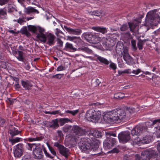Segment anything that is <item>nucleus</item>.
Returning <instances> with one entry per match:
<instances>
[{"label": "nucleus", "instance_id": "1", "mask_svg": "<svg viewBox=\"0 0 160 160\" xmlns=\"http://www.w3.org/2000/svg\"><path fill=\"white\" fill-rule=\"evenodd\" d=\"M88 142L86 138H81L78 142V147L82 152L88 153L90 152H95L98 149L99 145L98 143L93 142L90 143Z\"/></svg>", "mask_w": 160, "mask_h": 160}, {"label": "nucleus", "instance_id": "2", "mask_svg": "<svg viewBox=\"0 0 160 160\" xmlns=\"http://www.w3.org/2000/svg\"><path fill=\"white\" fill-rule=\"evenodd\" d=\"M102 112L100 110H95L93 109H89L86 114V118L87 120L93 122H97L102 118Z\"/></svg>", "mask_w": 160, "mask_h": 160}, {"label": "nucleus", "instance_id": "3", "mask_svg": "<svg viewBox=\"0 0 160 160\" xmlns=\"http://www.w3.org/2000/svg\"><path fill=\"white\" fill-rule=\"evenodd\" d=\"M103 114V119L107 122L109 123L112 122H120L117 109L105 112Z\"/></svg>", "mask_w": 160, "mask_h": 160}, {"label": "nucleus", "instance_id": "4", "mask_svg": "<svg viewBox=\"0 0 160 160\" xmlns=\"http://www.w3.org/2000/svg\"><path fill=\"white\" fill-rule=\"evenodd\" d=\"M157 9H155L148 12L147 15L146 22L148 25H151L154 22H159L160 21L159 15L156 13Z\"/></svg>", "mask_w": 160, "mask_h": 160}, {"label": "nucleus", "instance_id": "5", "mask_svg": "<svg viewBox=\"0 0 160 160\" xmlns=\"http://www.w3.org/2000/svg\"><path fill=\"white\" fill-rule=\"evenodd\" d=\"M154 158L152 160H160V159H158V155L156 154L154 150H147L143 151L141 153L142 160H150V158Z\"/></svg>", "mask_w": 160, "mask_h": 160}, {"label": "nucleus", "instance_id": "6", "mask_svg": "<svg viewBox=\"0 0 160 160\" xmlns=\"http://www.w3.org/2000/svg\"><path fill=\"white\" fill-rule=\"evenodd\" d=\"M45 32H42L44 35L43 38H40L38 40L43 43H45L47 42V43L50 46L54 45L55 42V36L51 33H49L46 35L44 33Z\"/></svg>", "mask_w": 160, "mask_h": 160}, {"label": "nucleus", "instance_id": "7", "mask_svg": "<svg viewBox=\"0 0 160 160\" xmlns=\"http://www.w3.org/2000/svg\"><path fill=\"white\" fill-rule=\"evenodd\" d=\"M28 30L29 31L34 33H36L37 34L36 38L38 40L39 38H43V34L42 32H45L44 28L40 27L29 25L28 26Z\"/></svg>", "mask_w": 160, "mask_h": 160}, {"label": "nucleus", "instance_id": "8", "mask_svg": "<svg viewBox=\"0 0 160 160\" xmlns=\"http://www.w3.org/2000/svg\"><path fill=\"white\" fill-rule=\"evenodd\" d=\"M118 138L120 142L122 143H126L131 139L129 132L127 131L120 132Z\"/></svg>", "mask_w": 160, "mask_h": 160}, {"label": "nucleus", "instance_id": "9", "mask_svg": "<svg viewBox=\"0 0 160 160\" xmlns=\"http://www.w3.org/2000/svg\"><path fill=\"white\" fill-rule=\"evenodd\" d=\"M117 111L120 122L125 121L128 120L131 117V116L128 115V113L127 114L124 110L122 109H117Z\"/></svg>", "mask_w": 160, "mask_h": 160}, {"label": "nucleus", "instance_id": "10", "mask_svg": "<svg viewBox=\"0 0 160 160\" xmlns=\"http://www.w3.org/2000/svg\"><path fill=\"white\" fill-rule=\"evenodd\" d=\"M123 58L128 65H131L133 62V60L129 54L128 49L125 48L122 52Z\"/></svg>", "mask_w": 160, "mask_h": 160}, {"label": "nucleus", "instance_id": "11", "mask_svg": "<svg viewBox=\"0 0 160 160\" xmlns=\"http://www.w3.org/2000/svg\"><path fill=\"white\" fill-rule=\"evenodd\" d=\"M116 143L115 139L113 138H109L105 141L103 142V147L106 149H110Z\"/></svg>", "mask_w": 160, "mask_h": 160}, {"label": "nucleus", "instance_id": "12", "mask_svg": "<svg viewBox=\"0 0 160 160\" xmlns=\"http://www.w3.org/2000/svg\"><path fill=\"white\" fill-rule=\"evenodd\" d=\"M33 153L37 159H41L43 155L42 149L38 146H36L33 150Z\"/></svg>", "mask_w": 160, "mask_h": 160}, {"label": "nucleus", "instance_id": "13", "mask_svg": "<svg viewBox=\"0 0 160 160\" xmlns=\"http://www.w3.org/2000/svg\"><path fill=\"white\" fill-rule=\"evenodd\" d=\"M72 130L75 134L78 136H82L85 134L86 131L78 126H74Z\"/></svg>", "mask_w": 160, "mask_h": 160}, {"label": "nucleus", "instance_id": "14", "mask_svg": "<svg viewBox=\"0 0 160 160\" xmlns=\"http://www.w3.org/2000/svg\"><path fill=\"white\" fill-rule=\"evenodd\" d=\"M64 27L66 31L70 34L79 35L82 32L81 30L78 28H72L67 26H64Z\"/></svg>", "mask_w": 160, "mask_h": 160}, {"label": "nucleus", "instance_id": "15", "mask_svg": "<svg viewBox=\"0 0 160 160\" xmlns=\"http://www.w3.org/2000/svg\"><path fill=\"white\" fill-rule=\"evenodd\" d=\"M142 128L139 126H136L131 131V134L132 136L140 135L142 132Z\"/></svg>", "mask_w": 160, "mask_h": 160}, {"label": "nucleus", "instance_id": "16", "mask_svg": "<svg viewBox=\"0 0 160 160\" xmlns=\"http://www.w3.org/2000/svg\"><path fill=\"white\" fill-rule=\"evenodd\" d=\"M21 83L23 88L26 90H29L31 89V87L32 86V82L28 80L25 81L22 80L21 81Z\"/></svg>", "mask_w": 160, "mask_h": 160}, {"label": "nucleus", "instance_id": "17", "mask_svg": "<svg viewBox=\"0 0 160 160\" xmlns=\"http://www.w3.org/2000/svg\"><path fill=\"white\" fill-rule=\"evenodd\" d=\"M59 151L60 153L62 155L64 156L66 158L68 157L70 154L69 149L63 146L61 147Z\"/></svg>", "mask_w": 160, "mask_h": 160}, {"label": "nucleus", "instance_id": "18", "mask_svg": "<svg viewBox=\"0 0 160 160\" xmlns=\"http://www.w3.org/2000/svg\"><path fill=\"white\" fill-rule=\"evenodd\" d=\"M21 145H19L16 146L14 151V154L15 157L19 158L22 156V151L21 148Z\"/></svg>", "mask_w": 160, "mask_h": 160}, {"label": "nucleus", "instance_id": "19", "mask_svg": "<svg viewBox=\"0 0 160 160\" xmlns=\"http://www.w3.org/2000/svg\"><path fill=\"white\" fill-rule=\"evenodd\" d=\"M64 49L67 51L75 52L77 49L74 48L72 44L67 42L65 44Z\"/></svg>", "mask_w": 160, "mask_h": 160}, {"label": "nucleus", "instance_id": "20", "mask_svg": "<svg viewBox=\"0 0 160 160\" xmlns=\"http://www.w3.org/2000/svg\"><path fill=\"white\" fill-rule=\"evenodd\" d=\"M128 23L130 31L132 32H135V29L138 25V22L137 21H135L133 22H128Z\"/></svg>", "mask_w": 160, "mask_h": 160}, {"label": "nucleus", "instance_id": "21", "mask_svg": "<svg viewBox=\"0 0 160 160\" xmlns=\"http://www.w3.org/2000/svg\"><path fill=\"white\" fill-rule=\"evenodd\" d=\"M25 12L28 14L32 13H39L38 11L33 7H29L25 8Z\"/></svg>", "mask_w": 160, "mask_h": 160}, {"label": "nucleus", "instance_id": "22", "mask_svg": "<svg viewBox=\"0 0 160 160\" xmlns=\"http://www.w3.org/2000/svg\"><path fill=\"white\" fill-rule=\"evenodd\" d=\"M82 35L84 38H85L88 42L89 43H91L93 35L90 34L88 32H86L84 33Z\"/></svg>", "mask_w": 160, "mask_h": 160}, {"label": "nucleus", "instance_id": "23", "mask_svg": "<svg viewBox=\"0 0 160 160\" xmlns=\"http://www.w3.org/2000/svg\"><path fill=\"white\" fill-rule=\"evenodd\" d=\"M131 143L133 145L135 144H140V145L141 143V139H140L139 137H137L134 139L131 138L130 140Z\"/></svg>", "mask_w": 160, "mask_h": 160}, {"label": "nucleus", "instance_id": "24", "mask_svg": "<svg viewBox=\"0 0 160 160\" xmlns=\"http://www.w3.org/2000/svg\"><path fill=\"white\" fill-rule=\"evenodd\" d=\"M95 56L97 57V59L101 63L105 64L106 65H108L109 63V61L106 59L100 56L95 54Z\"/></svg>", "mask_w": 160, "mask_h": 160}, {"label": "nucleus", "instance_id": "25", "mask_svg": "<svg viewBox=\"0 0 160 160\" xmlns=\"http://www.w3.org/2000/svg\"><path fill=\"white\" fill-rule=\"evenodd\" d=\"M43 136H41L39 137H36L35 138H29L24 139L25 141H27L33 142L35 141H41L43 138Z\"/></svg>", "mask_w": 160, "mask_h": 160}, {"label": "nucleus", "instance_id": "26", "mask_svg": "<svg viewBox=\"0 0 160 160\" xmlns=\"http://www.w3.org/2000/svg\"><path fill=\"white\" fill-rule=\"evenodd\" d=\"M151 140V137L149 136H146L143 137L141 139V143H149Z\"/></svg>", "mask_w": 160, "mask_h": 160}, {"label": "nucleus", "instance_id": "27", "mask_svg": "<svg viewBox=\"0 0 160 160\" xmlns=\"http://www.w3.org/2000/svg\"><path fill=\"white\" fill-rule=\"evenodd\" d=\"M92 29L97 31L100 32L102 33H105L107 32L106 29L104 28H101L100 27H94Z\"/></svg>", "mask_w": 160, "mask_h": 160}, {"label": "nucleus", "instance_id": "28", "mask_svg": "<svg viewBox=\"0 0 160 160\" xmlns=\"http://www.w3.org/2000/svg\"><path fill=\"white\" fill-rule=\"evenodd\" d=\"M91 134L94 137L96 138H100L102 136V133L101 132L98 130H94L92 131Z\"/></svg>", "mask_w": 160, "mask_h": 160}, {"label": "nucleus", "instance_id": "29", "mask_svg": "<svg viewBox=\"0 0 160 160\" xmlns=\"http://www.w3.org/2000/svg\"><path fill=\"white\" fill-rule=\"evenodd\" d=\"M101 40V38L98 36L93 35L91 43H97Z\"/></svg>", "mask_w": 160, "mask_h": 160}, {"label": "nucleus", "instance_id": "30", "mask_svg": "<svg viewBox=\"0 0 160 160\" xmlns=\"http://www.w3.org/2000/svg\"><path fill=\"white\" fill-rule=\"evenodd\" d=\"M21 33L22 34H24L28 37L31 36V34L28 31L27 27H24L22 28L20 31Z\"/></svg>", "mask_w": 160, "mask_h": 160}, {"label": "nucleus", "instance_id": "31", "mask_svg": "<svg viewBox=\"0 0 160 160\" xmlns=\"http://www.w3.org/2000/svg\"><path fill=\"white\" fill-rule=\"evenodd\" d=\"M17 58L20 61L23 62L24 58L23 56V52L20 51H18L17 53Z\"/></svg>", "mask_w": 160, "mask_h": 160}, {"label": "nucleus", "instance_id": "32", "mask_svg": "<svg viewBox=\"0 0 160 160\" xmlns=\"http://www.w3.org/2000/svg\"><path fill=\"white\" fill-rule=\"evenodd\" d=\"M70 121V120L68 118H62L58 120V122L61 126H63L64 124Z\"/></svg>", "mask_w": 160, "mask_h": 160}, {"label": "nucleus", "instance_id": "33", "mask_svg": "<svg viewBox=\"0 0 160 160\" xmlns=\"http://www.w3.org/2000/svg\"><path fill=\"white\" fill-rule=\"evenodd\" d=\"M78 51H82L85 52L89 54H92V51L87 47H83L79 48L78 49Z\"/></svg>", "mask_w": 160, "mask_h": 160}, {"label": "nucleus", "instance_id": "34", "mask_svg": "<svg viewBox=\"0 0 160 160\" xmlns=\"http://www.w3.org/2000/svg\"><path fill=\"white\" fill-rule=\"evenodd\" d=\"M37 145L35 143L31 144L26 143L25 144V147L28 150L32 151V148H34Z\"/></svg>", "mask_w": 160, "mask_h": 160}, {"label": "nucleus", "instance_id": "35", "mask_svg": "<svg viewBox=\"0 0 160 160\" xmlns=\"http://www.w3.org/2000/svg\"><path fill=\"white\" fill-rule=\"evenodd\" d=\"M68 68V66H65V64H61L60 66L58 67L57 70L58 71H61L65 70Z\"/></svg>", "mask_w": 160, "mask_h": 160}, {"label": "nucleus", "instance_id": "36", "mask_svg": "<svg viewBox=\"0 0 160 160\" xmlns=\"http://www.w3.org/2000/svg\"><path fill=\"white\" fill-rule=\"evenodd\" d=\"M143 44V41L141 39H140L137 43L138 47L139 50H141L142 49Z\"/></svg>", "mask_w": 160, "mask_h": 160}, {"label": "nucleus", "instance_id": "37", "mask_svg": "<svg viewBox=\"0 0 160 160\" xmlns=\"http://www.w3.org/2000/svg\"><path fill=\"white\" fill-rule=\"evenodd\" d=\"M126 111L127 113H128V115L131 116V117L132 116V114L134 113L135 109L134 108H128L127 109Z\"/></svg>", "mask_w": 160, "mask_h": 160}, {"label": "nucleus", "instance_id": "38", "mask_svg": "<svg viewBox=\"0 0 160 160\" xmlns=\"http://www.w3.org/2000/svg\"><path fill=\"white\" fill-rule=\"evenodd\" d=\"M19 133V131L17 129H14V130H10V134L12 137L18 134Z\"/></svg>", "mask_w": 160, "mask_h": 160}, {"label": "nucleus", "instance_id": "39", "mask_svg": "<svg viewBox=\"0 0 160 160\" xmlns=\"http://www.w3.org/2000/svg\"><path fill=\"white\" fill-rule=\"evenodd\" d=\"M155 134L158 138H160V126H158L155 127Z\"/></svg>", "mask_w": 160, "mask_h": 160}, {"label": "nucleus", "instance_id": "40", "mask_svg": "<svg viewBox=\"0 0 160 160\" xmlns=\"http://www.w3.org/2000/svg\"><path fill=\"white\" fill-rule=\"evenodd\" d=\"M58 121L57 119L54 120L52 121V123L50 126L51 127L54 128H58L59 127V125L58 124Z\"/></svg>", "mask_w": 160, "mask_h": 160}, {"label": "nucleus", "instance_id": "41", "mask_svg": "<svg viewBox=\"0 0 160 160\" xmlns=\"http://www.w3.org/2000/svg\"><path fill=\"white\" fill-rule=\"evenodd\" d=\"M131 43L133 50L134 51L137 50V48L136 46V41L134 40H131Z\"/></svg>", "mask_w": 160, "mask_h": 160}, {"label": "nucleus", "instance_id": "42", "mask_svg": "<svg viewBox=\"0 0 160 160\" xmlns=\"http://www.w3.org/2000/svg\"><path fill=\"white\" fill-rule=\"evenodd\" d=\"M47 144L50 151L52 153V154L54 156H56V153L54 149L52 148V147H51L48 143H47Z\"/></svg>", "mask_w": 160, "mask_h": 160}, {"label": "nucleus", "instance_id": "43", "mask_svg": "<svg viewBox=\"0 0 160 160\" xmlns=\"http://www.w3.org/2000/svg\"><path fill=\"white\" fill-rule=\"evenodd\" d=\"M78 112V110H76L74 111L70 110H67L65 111V112L71 114L73 116H74L76 114H77Z\"/></svg>", "mask_w": 160, "mask_h": 160}, {"label": "nucleus", "instance_id": "44", "mask_svg": "<svg viewBox=\"0 0 160 160\" xmlns=\"http://www.w3.org/2000/svg\"><path fill=\"white\" fill-rule=\"evenodd\" d=\"M128 27L126 24H124L120 28V30L122 31H125L128 29Z\"/></svg>", "mask_w": 160, "mask_h": 160}, {"label": "nucleus", "instance_id": "45", "mask_svg": "<svg viewBox=\"0 0 160 160\" xmlns=\"http://www.w3.org/2000/svg\"><path fill=\"white\" fill-rule=\"evenodd\" d=\"M43 151L44 154L47 157L51 158H53V157L50 154L47 152L46 150L44 148H43Z\"/></svg>", "mask_w": 160, "mask_h": 160}, {"label": "nucleus", "instance_id": "46", "mask_svg": "<svg viewBox=\"0 0 160 160\" xmlns=\"http://www.w3.org/2000/svg\"><path fill=\"white\" fill-rule=\"evenodd\" d=\"M157 149L158 150V154L156 153L157 155H158V156L159 155L160 157V141H158L157 142ZM158 159H159L158 158ZM160 159V158H159Z\"/></svg>", "mask_w": 160, "mask_h": 160}, {"label": "nucleus", "instance_id": "47", "mask_svg": "<svg viewBox=\"0 0 160 160\" xmlns=\"http://www.w3.org/2000/svg\"><path fill=\"white\" fill-rule=\"evenodd\" d=\"M57 44L58 46L60 48H62L63 45V42L60 38H58L57 39Z\"/></svg>", "mask_w": 160, "mask_h": 160}, {"label": "nucleus", "instance_id": "48", "mask_svg": "<svg viewBox=\"0 0 160 160\" xmlns=\"http://www.w3.org/2000/svg\"><path fill=\"white\" fill-rule=\"evenodd\" d=\"M63 74H56L52 76V78H55L60 79L62 77Z\"/></svg>", "mask_w": 160, "mask_h": 160}, {"label": "nucleus", "instance_id": "49", "mask_svg": "<svg viewBox=\"0 0 160 160\" xmlns=\"http://www.w3.org/2000/svg\"><path fill=\"white\" fill-rule=\"evenodd\" d=\"M31 155L29 154H26L22 159V160H30Z\"/></svg>", "mask_w": 160, "mask_h": 160}, {"label": "nucleus", "instance_id": "50", "mask_svg": "<svg viewBox=\"0 0 160 160\" xmlns=\"http://www.w3.org/2000/svg\"><path fill=\"white\" fill-rule=\"evenodd\" d=\"M109 67L113 70H115L117 68V66L116 64L113 62H111L109 65Z\"/></svg>", "mask_w": 160, "mask_h": 160}, {"label": "nucleus", "instance_id": "51", "mask_svg": "<svg viewBox=\"0 0 160 160\" xmlns=\"http://www.w3.org/2000/svg\"><path fill=\"white\" fill-rule=\"evenodd\" d=\"M90 14L98 16L100 15V13L98 11H93L92 12H90Z\"/></svg>", "mask_w": 160, "mask_h": 160}, {"label": "nucleus", "instance_id": "52", "mask_svg": "<svg viewBox=\"0 0 160 160\" xmlns=\"http://www.w3.org/2000/svg\"><path fill=\"white\" fill-rule=\"evenodd\" d=\"M119 152V150L117 148H114L113 149L109 151V153H117Z\"/></svg>", "mask_w": 160, "mask_h": 160}, {"label": "nucleus", "instance_id": "53", "mask_svg": "<svg viewBox=\"0 0 160 160\" xmlns=\"http://www.w3.org/2000/svg\"><path fill=\"white\" fill-rule=\"evenodd\" d=\"M60 110H58L53 111L51 112H50V114L55 115V114H59L60 115H61V116L62 115V114L61 113H60Z\"/></svg>", "mask_w": 160, "mask_h": 160}, {"label": "nucleus", "instance_id": "54", "mask_svg": "<svg viewBox=\"0 0 160 160\" xmlns=\"http://www.w3.org/2000/svg\"><path fill=\"white\" fill-rule=\"evenodd\" d=\"M123 94L122 93H119L117 94H115V98H117L119 99H121L123 97H124L123 96H121L122 94Z\"/></svg>", "mask_w": 160, "mask_h": 160}, {"label": "nucleus", "instance_id": "55", "mask_svg": "<svg viewBox=\"0 0 160 160\" xmlns=\"http://www.w3.org/2000/svg\"><path fill=\"white\" fill-rule=\"evenodd\" d=\"M141 71V70L140 69H138L136 70H133L132 72L133 73L135 74L136 75L138 74V73H140Z\"/></svg>", "mask_w": 160, "mask_h": 160}, {"label": "nucleus", "instance_id": "56", "mask_svg": "<svg viewBox=\"0 0 160 160\" xmlns=\"http://www.w3.org/2000/svg\"><path fill=\"white\" fill-rule=\"evenodd\" d=\"M67 37L68 40L70 41H73L77 38L76 37L67 36Z\"/></svg>", "mask_w": 160, "mask_h": 160}, {"label": "nucleus", "instance_id": "57", "mask_svg": "<svg viewBox=\"0 0 160 160\" xmlns=\"http://www.w3.org/2000/svg\"><path fill=\"white\" fill-rule=\"evenodd\" d=\"M20 138L17 137L11 140V141L12 142V143L17 142L20 141Z\"/></svg>", "mask_w": 160, "mask_h": 160}, {"label": "nucleus", "instance_id": "58", "mask_svg": "<svg viewBox=\"0 0 160 160\" xmlns=\"http://www.w3.org/2000/svg\"><path fill=\"white\" fill-rule=\"evenodd\" d=\"M62 33V32L60 29L58 28L56 29L55 30V34L57 37H58V34L59 33Z\"/></svg>", "mask_w": 160, "mask_h": 160}, {"label": "nucleus", "instance_id": "59", "mask_svg": "<svg viewBox=\"0 0 160 160\" xmlns=\"http://www.w3.org/2000/svg\"><path fill=\"white\" fill-rule=\"evenodd\" d=\"M6 14V12L3 9H0V18H1V16L4 15Z\"/></svg>", "mask_w": 160, "mask_h": 160}, {"label": "nucleus", "instance_id": "60", "mask_svg": "<svg viewBox=\"0 0 160 160\" xmlns=\"http://www.w3.org/2000/svg\"><path fill=\"white\" fill-rule=\"evenodd\" d=\"M102 105V103H100L98 102H97L95 103H92L91 105H92V106H98L99 108L100 107H99V106H101Z\"/></svg>", "mask_w": 160, "mask_h": 160}, {"label": "nucleus", "instance_id": "61", "mask_svg": "<svg viewBox=\"0 0 160 160\" xmlns=\"http://www.w3.org/2000/svg\"><path fill=\"white\" fill-rule=\"evenodd\" d=\"M157 123H160V119H155L152 121V125H154Z\"/></svg>", "mask_w": 160, "mask_h": 160}, {"label": "nucleus", "instance_id": "62", "mask_svg": "<svg viewBox=\"0 0 160 160\" xmlns=\"http://www.w3.org/2000/svg\"><path fill=\"white\" fill-rule=\"evenodd\" d=\"M8 0H0V5H2L7 3Z\"/></svg>", "mask_w": 160, "mask_h": 160}, {"label": "nucleus", "instance_id": "63", "mask_svg": "<svg viewBox=\"0 0 160 160\" xmlns=\"http://www.w3.org/2000/svg\"><path fill=\"white\" fill-rule=\"evenodd\" d=\"M57 132L58 133V136L60 138L63 136V134L61 131L58 130L57 131Z\"/></svg>", "mask_w": 160, "mask_h": 160}, {"label": "nucleus", "instance_id": "64", "mask_svg": "<svg viewBox=\"0 0 160 160\" xmlns=\"http://www.w3.org/2000/svg\"><path fill=\"white\" fill-rule=\"evenodd\" d=\"M25 21L22 18H19L17 20V22L21 25L23 22H25Z\"/></svg>", "mask_w": 160, "mask_h": 160}]
</instances>
